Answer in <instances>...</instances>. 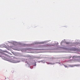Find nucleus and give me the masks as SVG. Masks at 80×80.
<instances>
[{
  "label": "nucleus",
  "mask_w": 80,
  "mask_h": 80,
  "mask_svg": "<svg viewBox=\"0 0 80 80\" xmlns=\"http://www.w3.org/2000/svg\"><path fill=\"white\" fill-rule=\"evenodd\" d=\"M70 50H72V51H76L77 50V49L75 48H72L70 49Z\"/></svg>",
  "instance_id": "f03ea898"
},
{
  "label": "nucleus",
  "mask_w": 80,
  "mask_h": 80,
  "mask_svg": "<svg viewBox=\"0 0 80 80\" xmlns=\"http://www.w3.org/2000/svg\"><path fill=\"white\" fill-rule=\"evenodd\" d=\"M66 44H68V42H66Z\"/></svg>",
  "instance_id": "7ed1b4c3"
},
{
  "label": "nucleus",
  "mask_w": 80,
  "mask_h": 80,
  "mask_svg": "<svg viewBox=\"0 0 80 80\" xmlns=\"http://www.w3.org/2000/svg\"><path fill=\"white\" fill-rule=\"evenodd\" d=\"M0 57H1L4 60H7L12 63H18L20 62V61L16 60L15 59H8V57H9V56L7 54H3L1 53H0Z\"/></svg>",
  "instance_id": "f257e3e1"
}]
</instances>
